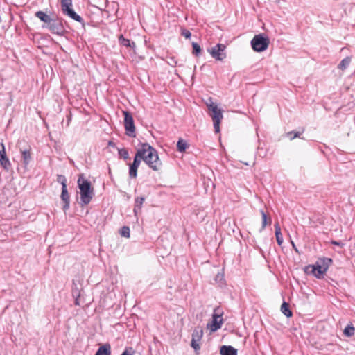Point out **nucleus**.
<instances>
[{"label":"nucleus","mask_w":355,"mask_h":355,"mask_svg":"<svg viewBox=\"0 0 355 355\" xmlns=\"http://www.w3.org/2000/svg\"><path fill=\"white\" fill-rule=\"evenodd\" d=\"M220 354V355H237V350L231 345H222Z\"/></svg>","instance_id":"obj_13"},{"label":"nucleus","mask_w":355,"mask_h":355,"mask_svg":"<svg viewBox=\"0 0 355 355\" xmlns=\"http://www.w3.org/2000/svg\"><path fill=\"white\" fill-rule=\"evenodd\" d=\"M109 145L110 146H112L113 145V143L112 141H109Z\"/></svg>","instance_id":"obj_43"},{"label":"nucleus","mask_w":355,"mask_h":355,"mask_svg":"<svg viewBox=\"0 0 355 355\" xmlns=\"http://www.w3.org/2000/svg\"><path fill=\"white\" fill-rule=\"evenodd\" d=\"M72 7V0H61L62 11H64Z\"/></svg>","instance_id":"obj_28"},{"label":"nucleus","mask_w":355,"mask_h":355,"mask_svg":"<svg viewBox=\"0 0 355 355\" xmlns=\"http://www.w3.org/2000/svg\"><path fill=\"white\" fill-rule=\"evenodd\" d=\"M192 47H193V54L196 56H198L201 53V47L200 46L196 43V42H192Z\"/></svg>","instance_id":"obj_31"},{"label":"nucleus","mask_w":355,"mask_h":355,"mask_svg":"<svg viewBox=\"0 0 355 355\" xmlns=\"http://www.w3.org/2000/svg\"><path fill=\"white\" fill-rule=\"evenodd\" d=\"M77 183L80 189L81 205H88L94 195L91 182L87 179H85L83 174H81L78 177Z\"/></svg>","instance_id":"obj_2"},{"label":"nucleus","mask_w":355,"mask_h":355,"mask_svg":"<svg viewBox=\"0 0 355 355\" xmlns=\"http://www.w3.org/2000/svg\"><path fill=\"white\" fill-rule=\"evenodd\" d=\"M139 150L144 151L142 160L149 168L155 171H157L161 168L162 162L159 158L157 150L148 143H142Z\"/></svg>","instance_id":"obj_1"},{"label":"nucleus","mask_w":355,"mask_h":355,"mask_svg":"<svg viewBox=\"0 0 355 355\" xmlns=\"http://www.w3.org/2000/svg\"><path fill=\"white\" fill-rule=\"evenodd\" d=\"M42 27L58 35H63L65 32L62 19L59 17H53L49 25H43Z\"/></svg>","instance_id":"obj_6"},{"label":"nucleus","mask_w":355,"mask_h":355,"mask_svg":"<svg viewBox=\"0 0 355 355\" xmlns=\"http://www.w3.org/2000/svg\"><path fill=\"white\" fill-rule=\"evenodd\" d=\"M80 295V293L78 289L73 291V296L75 297V304L77 306L80 305L79 300H78Z\"/></svg>","instance_id":"obj_36"},{"label":"nucleus","mask_w":355,"mask_h":355,"mask_svg":"<svg viewBox=\"0 0 355 355\" xmlns=\"http://www.w3.org/2000/svg\"><path fill=\"white\" fill-rule=\"evenodd\" d=\"M120 233L122 236L129 238L130 237V228L128 226H123L121 228Z\"/></svg>","instance_id":"obj_33"},{"label":"nucleus","mask_w":355,"mask_h":355,"mask_svg":"<svg viewBox=\"0 0 355 355\" xmlns=\"http://www.w3.org/2000/svg\"><path fill=\"white\" fill-rule=\"evenodd\" d=\"M119 42L121 45L124 46L125 47L134 49L136 46L135 43L134 42H130V40L125 38L123 35H120L119 36Z\"/></svg>","instance_id":"obj_17"},{"label":"nucleus","mask_w":355,"mask_h":355,"mask_svg":"<svg viewBox=\"0 0 355 355\" xmlns=\"http://www.w3.org/2000/svg\"><path fill=\"white\" fill-rule=\"evenodd\" d=\"M223 275L220 273H218L217 275L216 276L215 280L216 282H218V281L223 280Z\"/></svg>","instance_id":"obj_40"},{"label":"nucleus","mask_w":355,"mask_h":355,"mask_svg":"<svg viewBox=\"0 0 355 355\" xmlns=\"http://www.w3.org/2000/svg\"><path fill=\"white\" fill-rule=\"evenodd\" d=\"M135 351L132 347H126L121 355H134Z\"/></svg>","instance_id":"obj_37"},{"label":"nucleus","mask_w":355,"mask_h":355,"mask_svg":"<svg viewBox=\"0 0 355 355\" xmlns=\"http://www.w3.org/2000/svg\"><path fill=\"white\" fill-rule=\"evenodd\" d=\"M35 16L40 19L42 21L44 22L46 25H49V24L51 22V19L53 17H50L49 15L46 14L43 11H37L35 13Z\"/></svg>","instance_id":"obj_16"},{"label":"nucleus","mask_w":355,"mask_h":355,"mask_svg":"<svg viewBox=\"0 0 355 355\" xmlns=\"http://www.w3.org/2000/svg\"><path fill=\"white\" fill-rule=\"evenodd\" d=\"M292 244H293V248H295V250L296 251H297V250L295 248V244H294L293 242H292Z\"/></svg>","instance_id":"obj_42"},{"label":"nucleus","mask_w":355,"mask_h":355,"mask_svg":"<svg viewBox=\"0 0 355 355\" xmlns=\"http://www.w3.org/2000/svg\"><path fill=\"white\" fill-rule=\"evenodd\" d=\"M124 115V126L125 129V133L130 137H135V126L134 123L133 117L128 111H123Z\"/></svg>","instance_id":"obj_7"},{"label":"nucleus","mask_w":355,"mask_h":355,"mask_svg":"<svg viewBox=\"0 0 355 355\" xmlns=\"http://www.w3.org/2000/svg\"><path fill=\"white\" fill-rule=\"evenodd\" d=\"M137 169L136 166H133L132 164H130L129 166V176L131 178H136L137 176Z\"/></svg>","instance_id":"obj_29"},{"label":"nucleus","mask_w":355,"mask_h":355,"mask_svg":"<svg viewBox=\"0 0 355 355\" xmlns=\"http://www.w3.org/2000/svg\"><path fill=\"white\" fill-rule=\"evenodd\" d=\"M31 148L21 149L20 148V153L21 154L22 162L25 166H28L31 160Z\"/></svg>","instance_id":"obj_14"},{"label":"nucleus","mask_w":355,"mask_h":355,"mask_svg":"<svg viewBox=\"0 0 355 355\" xmlns=\"http://www.w3.org/2000/svg\"><path fill=\"white\" fill-rule=\"evenodd\" d=\"M0 164L6 171H9L11 168V163L6 155V150H2L0 153Z\"/></svg>","instance_id":"obj_12"},{"label":"nucleus","mask_w":355,"mask_h":355,"mask_svg":"<svg viewBox=\"0 0 355 355\" xmlns=\"http://www.w3.org/2000/svg\"><path fill=\"white\" fill-rule=\"evenodd\" d=\"M189 147L187 141L182 139H179L177 143V150L180 152L183 153L186 150V149Z\"/></svg>","instance_id":"obj_24"},{"label":"nucleus","mask_w":355,"mask_h":355,"mask_svg":"<svg viewBox=\"0 0 355 355\" xmlns=\"http://www.w3.org/2000/svg\"><path fill=\"white\" fill-rule=\"evenodd\" d=\"M260 212L262 217V225L260 231H262L266 227L268 224V220H269V224L271 223V219L270 218L268 219L267 215L263 210H261Z\"/></svg>","instance_id":"obj_26"},{"label":"nucleus","mask_w":355,"mask_h":355,"mask_svg":"<svg viewBox=\"0 0 355 355\" xmlns=\"http://www.w3.org/2000/svg\"><path fill=\"white\" fill-rule=\"evenodd\" d=\"M2 150H5V147L3 144L0 142V153L2 152Z\"/></svg>","instance_id":"obj_41"},{"label":"nucleus","mask_w":355,"mask_h":355,"mask_svg":"<svg viewBox=\"0 0 355 355\" xmlns=\"http://www.w3.org/2000/svg\"><path fill=\"white\" fill-rule=\"evenodd\" d=\"M208 109L210 111V116L211 117L214 122V128L216 132H220V123L223 119L222 110L218 107L216 105L211 103L207 105Z\"/></svg>","instance_id":"obj_5"},{"label":"nucleus","mask_w":355,"mask_h":355,"mask_svg":"<svg viewBox=\"0 0 355 355\" xmlns=\"http://www.w3.org/2000/svg\"><path fill=\"white\" fill-rule=\"evenodd\" d=\"M144 200H145V198L143 196L137 197L135 199V206H134L133 211L136 216L141 212V209L142 207V205H143Z\"/></svg>","instance_id":"obj_15"},{"label":"nucleus","mask_w":355,"mask_h":355,"mask_svg":"<svg viewBox=\"0 0 355 355\" xmlns=\"http://www.w3.org/2000/svg\"><path fill=\"white\" fill-rule=\"evenodd\" d=\"M355 328L354 327L351 325H347L344 329V334L347 337H351L354 335Z\"/></svg>","instance_id":"obj_27"},{"label":"nucleus","mask_w":355,"mask_h":355,"mask_svg":"<svg viewBox=\"0 0 355 355\" xmlns=\"http://www.w3.org/2000/svg\"><path fill=\"white\" fill-rule=\"evenodd\" d=\"M275 236H276V240H277V244L279 245H282L283 243L284 239H283L282 234L281 232V228H280V226L278 223H276L275 224Z\"/></svg>","instance_id":"obj_20"},{"label":"nucleus","mask_w":355,"mask_h":355,"mask_svg":"<svg viewBox=\"0 0 355 355\" xmlns=\"http://www.w3.org/2000/svg\"><path fill=\"white\" fill-rule=\"evenodd\" d=\"M144 153V151L143 150H139L138 148L135 155L133 162L131 164L138 168L141 164V161L142 160Z\"/></svg>","instance_id":"obj_18"},{"label":"nucleus","mask_w":355,"mask_h":355,"mask_svg":"<svg viewBox=\"0 0 355 355\" xmlns=\"http://www.w3.org/2000/svg\"><path fill=\"white\" fill-rule=\"evenodd\" d=\"M182 35L187 39H189L191 36V33L189 30L183 29L181 33Z\"/></svg>","instance_id":"obj_38"},{"label":"nucleus","mask_w":355,"mask_h":355,"mask_svg":"<svg viewBox=\"0 0 355 355\" xmlns=\"http://www.w3.org/2000/svg\"><path fill=\"white\" fill-rule=\"evenodd\" d=\"M311 268V272L318 279L322 277L323 275L327 272L324 268L319 263L318 261L313 265H309L306 268V272H308V269Z\"/></svg>","instance_id":"obj_9"},{"label":"nucleus","mask_w":355,"mask_h":355,"mask_svg":"<svg viewBox=\"0 0 355 355\" xmlns=\"http://www.w3.org/2000/svg\"><path fill=\"white\" fill-rule=\"evenodd\" d=\"M301 135L300 132L291 131L287 133L288 137L291 140H293L295 138L299 137Z\"/></svg>","instance_id":"obj_35"},{"label":"nucleus","mask_w":355,"mask_h":355,"mask_svg":"<svg viewBox=\"0 0 355 355\" xmlns=\"http://www.w3.org/2000/svg\"><path fill=\"white\" fill-rule=\"evenodd\" d=\"M318 261L319 263L321 264L322 266L324 268V270L326 271L328 270L329 266L332 263V259L331 258L327 257L320 258L318 259Z\"/></svg>","instance_id":"obj_23"},{"label":"nucleus","mask_w":355,"mask_h":355,"mask_svg":"<svg viewBox=\"0 0 355 355\" xmlns=\"http://www.w3.org/2000/svg\"><path fill=\"white\" fill-rule=\"evenodd\" d=\"M200 340H196L195 339H191V346L194 349L196 352H198L200 349Z\"/></svg>","instance_id":"obj_34"},{"label":"nucleus","mask_w":355,"mask_h":355,"mask_svg":"<svg viewBox=\"0 0 355 355\" xmlns=\"http://www.w3.org/2000/svg\"><path fill=\"white\" fill-rule=\"evenodd\" d=\"M118 154L119 157L123 158L124 160L129 159V153L127 149L125 148L118 149Z\"/></svg>","instance_id":"obj_30"},{"label":"nucleus","mask_w":355,"mask_h":355,"mask_svg":"<svg viewBox=\"0 0 355 355\" xmlns=\"http://www.w3.org/2000/svg\"><path fill=\"white\" fill-rule=\"evenodd\" d=\"M111 353V347L109 344H105L101 346L96 351L95 355H110Z\"/></svg>","instance_id":"obj_19"},{"label":"nucleus","mask_w":355,"mask_h":355,"mask_svg":"<svg viewBox=\"0 0 355 355\" xmlns=\"http://www.w3.org/2000/svg\"><path fill=\"white\" fill-rule=\"evenodd\" d=\"M225 45L222 44H217L216 46L209 49L207 51L211 57L216 60L222 61L226 58L225 50Z\"/></svg>","instance_id":"obj_8"},{"label":"nucleus","mask_w":355,"mask_h":355,"mask_svg":"<svg viewBox=\"0 0 355 355\" xmlns=\"http://www.w3.org/2000/svg\"><path fill=\"white\" fill-rule=\"evenodd\" d=\"M203 336V329L201 327H196L192 333V339H195L196 340H201L202 337Z\"/></svg>","instance_id":"obj_21"},{"label":"nucleus","mask_w":355,"mask_h":355,"mask_svg":"<svg viewBox=\"0 0 355 355\" xmlns=\"http://www.w3.org/2000/svg\"><path fill=\"white\" fill-rule=\"evenodd\" d=\"M62 12H63V14L69 16L70 18L73 19V20H75L78 22H80V24H82L83 26L85 25L83 19L73 10L72 7L63 11Z\"/></svg>","instance_id":"obj_11"},{"label":"nucleus","mask_w":355,"mask_h":355,"mask_svg":"<svg viewBox=\"0 0 355 355\" xmlns=\"http://www.w3.org/2000/svg\"><path fill=\"white\" fill-rule=\"evenodd\" d=\"M351 62V58L350 57H346L344 59L341 60V62L339 63L338 68L341 70H345L348 67Z\"/></svg>","instance_id":"obj_25"},{"label":"nucleus","mask_w":355,"mask_h":355,"mask_svg":"<svg viewBox=\"0 0 355 355\" xmlns=\"http://www.w3.org/2000/svg\"><path fill=\"white\" fill-rule=\"evenodd\" d=\"M223 311L220 306H217L214 309L212 320L210 323L207 324V328L211 332H215L221 328L223 323Z\"/></svg>","instance_id":"obj_3"},{"label":"nucleus","mask_w":355,"mask_h":355,"mask_svg":"<svg viewBox=\"0 0 355 355\" xmlns=\"http://www.w3.org/2000/svg\"><path fill=\"white\" fill-rule=\"evenodd\" d=\"M331 243L333 245H338V246H340V247H343L344 245V244L340 241H331Z\"/></svg>","instance_id":"obj_39"},{"label":"nucleus","mask_w":355,"mask_h":355,"mask_svg":"<svg viewBox=\"0 0 355 355\" xmlns=\"http://www.w3.org/2000/svg\"><path fill=\"white\" fill-rule=\"evenodd\" d=\"M269 45V39L263 34L255 35L251 40L252 49L257 52L265 51Z\"/></svg>","instance_id":"obj_4"},{"label":"nucleus","mask_w":355,"mask_h":355,"mask_svg":"<svg viewBox=\"0 0 355 355\" xmlns=\"http://www.w3.org/2000/svg\"><path fill=\"white\" fill-rule=\"evenodd\" d=\"M281 311L287 318L291 317L293 315V313L289 308V304L286 302H283L281 306Z\"/></svg>","instance_id":"obj_22"},{"label":"nucleus","mask_w":355,"mask_h":355,"mask_svg":"<svg viewBox=\"0 0 355 355\" xmlns=\"http://www.w3.org/2000/svg\"><path fill=\"white\" fill-rule=\"evenodd\" d=\"M57 181L60 182L62 185V188L67 187V179L63 175H57Z\"/></svg>","instance_id":"obj_32"},{"label":"nucleus","mask_w":355,"mask_h":355,"mask_svg":"<svg viewBox=\"0 0 355 355\" xmlns=\"http://www.w3.org/2000/svg\"><path fill=\"white\" fill-rule=\"evenodd\" d=\"M60 198L64 202L62 209L66 211L69 209L70 207V196L68 192L67 187H64V188H62Z\"/></svg>","instance_id":"obj_10"}]
</instances>
